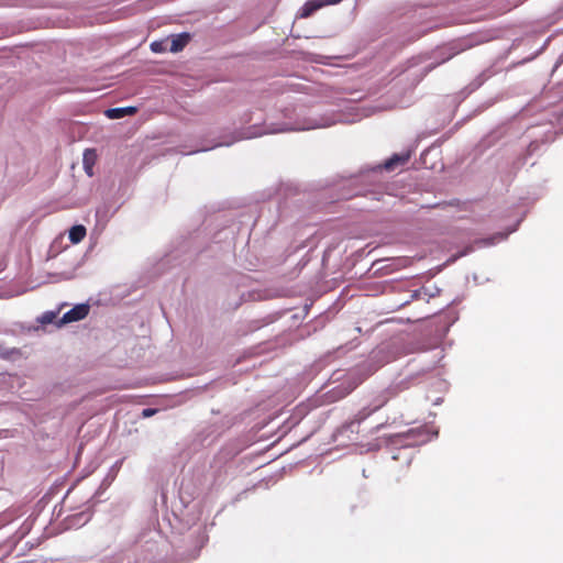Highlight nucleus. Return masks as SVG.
I'll use <instances>...</instances> for the list:
<instances>
[{
    "mask_svg": "<svg viewBox=\"0 0 563 563\" xmlns=\"http://www.w3.org/2000/svg\"><path fill=\"white\" fill-rule=\"evenodd\" d=\"M386 402H387V398H383L379 401H375V404L372 406L362 408L354 415L351 423H361L362 421L367 419L371 415H373L375 411H377L379 408H382Z\"/></svg>",
    "mask_w": 563,
    "mask_h": 563,
    "instance_id": "f03ea898",
    "label": "nucleus"
},
{
    "mask_svg": "<svg viewBox=\"0 0 563 563\" xmlns=\"http://www.w3.org/2000/svg\"><path fill=\"white\" fill-rule=\"evenodd\" d=\"M410 158L409 154H395L384 163L386 170H394L399 165H405Z\"/></svg>",
    "mask_w": 563,
    "mask_h": 563,
    "instance_id": "39448f33",
    "label": "nucleus"
},
{
    "mask_svg": "<svg viewBox=\"0 0 563 563\" xmlns=\"http://www.w3.org/2000/svg\"><path fill=\"white\" fill-rule=\"evenodd\" d=\"M190 38L191 37H190L189 33H180V34L172 35L169 51L172 53H178V52L183 51L186 47V45L189 43Z\"/></svg>",
    "mask_w": 563,
    "mask_h": 563,
    "instance_id": "7ed1b4c3",
    "label": "nucleus"
},
{
    "mask_svg": "<svg viewBox=\"0 0 563 563\" xmlns=\"http://www.w3.org/2000/svg\"><path fill=\"white\" fill-rule=\"evenodd\" d=\"M156 412V409L146 408L143 410L142 416L143 417H151Z\"/></svg>",
    "mask_w": 563,
    "mask_h": 563,
    "instance_id": "f8f14e48",
    "label": "nucleus"
},
{
    "mask_svg": "<svg viewBox=\"0 0 563 563\" xmlns=\"http://www.w3.org/2000/svg\"><path fill=\"white\" fill-rule=\"evenodd\" d=\"M322 8L319 0H308L300 9L299 18L306 19L311 16L316 11Z\"/></svg>",
    "mask_w": 563,
    "mask_h": 563,
    "instance_id": "423d86ee",
    "label": "nucleus"
},
{
    "mask_svg": "<svg viewBox=\"0 0 563 563\" xmlns=\"http://www.w3.org/2000/svg\"><path fill=\"white\" fill-rule=\"evenodd\" d=\"M151 49L154 53H163L166 51L165 43L163 41H155L151 44Z\"/></svg>",
    "mask_w": 563,
    "mask_h": 563,
    "instance_id": "9d476101",
    "label": "nucleus"
},
{
    "mask_svg": "<svg viewBox=\"0 0 563 563\" xmlns=\"http://www.w3.org/2000/svg\"><path fill=\"white\" fill-rule=\"evenodd\" d=\"M57 317V312L55 311H46L44 312L41 318L38 319V321L43 324H49L52 323Z\"/></svg>",
    "mask_w": 563,
    "mask_h": 563,
    "instance_id": "1a4fd4ad",
    "label": "nucleus"
},
{
    "mask_svg": "<svg viewBox=\"0 0 563 563\" xmlns=\"http://www.w3.org/2000/svg\"><path fill=\"white\" fill-rule=\"evenodd\" d=\"M342 0H319L320 3H322V8L324 5H332V4H338L340 3Z\"/></svg>",
    "mask_w": 563,
    "mask_h": 563,
    "instance_id": "9b49d317",
    "label": "nucleus"
},
{
    "mask_svg": "<svg viewBox=\"0 0 563 563\" xmlns=\"http://www.w3.org/2000/svg\"><path fill=\"white\" fill-rule=\"evenodd\" d=\"M86 234V228L81 224H77L70 228L68 238L71 243L78 244L85 239Z\"/></svg>",
    "mask_w": 563,
    "mask_h": 563,
    "instance_id": "0eeeda50",
    "label": "nucleus"
},
{
    "mask_svg": "<svg viewBox=\"0 0 563 563\" xmlns=\"http://www.w3.org/2000/svg\"><path fill=\"white\" fill-rule=\"evenodd\" d=\"M96 157L93 150H86L84 154V164L87 173L91 175V165L93 164V159Z\"/></svg>",
    "mask_w": 563,
    "mask_h": 563,
    "instance_id": "6e6552de",
    "label": "nucleus"
},
{
    "mask_svg": "<svg viewBox=\"0 0 563 563\" xmlns=\"http://www.w3.org/2000/svg\"><path fill=\"white\" fill-rule=\"evenodd\" d=\"M88 312H89V307L87 305H77L63 316L60 322L69 323V322L82 320L84 318L87 317Z\"/></svg>",
    "mask_w": 563,
    "mask_h": 563,
    "instance_id": "f257e3e1",
    "label": "nucleus"
},
{
    "mask_svg": "<svg viewBox=\"0 0 563 563\" xmlns=\"http://www.w3.org/2000/svg\"><path fill=\"white\" fill-rule=\"evenodd\" d=\"M136 113V108L134 107H125V108H111L106 110V115L109 119H121L126 115H133Z\"/></svg>",
    "mask_w": 563,
    "mask_h": 563,
    "instance_id": "20e7f679",
    "label": "nucleus"
}]
</instances>
